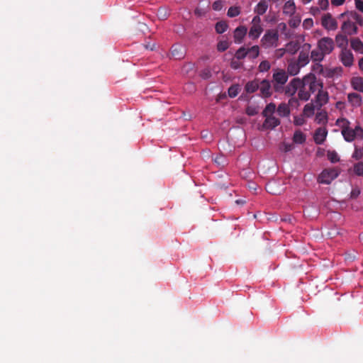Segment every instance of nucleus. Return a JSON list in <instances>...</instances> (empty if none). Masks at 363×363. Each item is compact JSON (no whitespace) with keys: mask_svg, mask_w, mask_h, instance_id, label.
<instances>
[{"mask_svg":"<svg viewBox=\"0 0 363 363\" xmlns=\"http://www.w3.org/2000/svg\"><path fill=\"white\" fill-rule=\"evenodd\" d=\"M240 13V8L238 6H231L228 9L227 15L230 17H236Z\"/></svg>","mask_w":363,"mask_h":363,"instance_id":"nucleus-38","label":"nucleus"},{"mask_svg":"<svg viewBox=\"0 0 363 363\" xmlns=\"http://www.w3.org/2000/svg\"><path fill=\"white\" fill-rule=\"evenodd\" d=\"M319 9L323 11H325L328 9L329 6L328 0H319L318 1Z\"/></svg>","mask_w":363,"mask_h":363,"instance_id":"nucleus-47","label":"nucleus"},{"mask_svg":"<svg viewBox=\"0 0 363 363\" xmlns=\"http://www.w3.org/2000/svg\"><path fill=\"white\" fill-rule=\"evenodd\" d=\"M315 121L318 124L325 125L328 122V115L325 111L318 112Z\"/></svg>","mask_w":363,"mask_h":363,"instance_id":"nucleus-30","label":"nucleus"},{"mask_svg":"<svg viewBox=\"0 0 363 363\" xmlns=\"http://www.w3.org/2000/svg\"><path fill=\"white\" fill-rule=\"evenodd\" d=\"M340 58L342 63L345 67H351L354 62V57L351 50L348 49H344L341 51Z\"/></svg>","mask_w":363,"mask_h":363,"instance_id":"nucleus-12","label":"nucleus"},{"mask_svg":"<svg viewBox=\"0 0 363 363\" xmlns=\"http://www.w3.org/2000/svg\"><path fill=\"white\" fill-rule=\"evenodd\" d=\"M321 25L328 30H335L338 26L337 21L330 13H327L323 16L321 18Z\"/></svg>","mask_w":363,"mask_h":363,"instance_id":"nucleus-10","label":"nucleus"},{"mask_svg":"<svg viewBox=\"0 0 363 363\" xmlns=\"http://www.w3.org/2000/svg\"><path fill=\"white\" fill-rule=\"evenodd\" d=\"M313 21L312 20V18H307L306 20H304L303 23V26L305 27V28H310L313 26Z\"/></svg>","mask_w":363,"mask_h":363,"instance_id":"nucleus-53","label":"nucleus"},{"mask_svg":"<svg viewBox=\"0 0 363 363\" xmlns=\"http://www.w3.org/2000/svg\"><path fill=\"white\" fill-rule=\"evenodd\" d=\"M294 148V145L292 143H284L283 150L284 152H289Z\"/></svg>","mask_w":363,"mask_h":363,"instance_id":"nucleus-55","label":"nucleus"},{"mask_svg":"<svg viewBox=\"0 0 363 363\" xmlns=\"http://www.w3.org/2000/svg\"><path fill=\"white\" fill-rule=\"evenodd\" d=\"M276 111V105L274 103H269L263 110L262 115L265 118L262 124L264 129H274L280 124V120L274 116Z\"/></svg>","mask_w":363,"mask_h":363,"instance_id":"nucleus-3","label":"nucleus"},{"mask_svg":"<svg viewBox=\"0 0 363 363\" xmlns=\"http://www.w3.org/2000/svg\"><path fill=\"white\" fill-rule=\"evenodd\" d=\"M359 194V191H352V196H357Z\"/></svg>","mask_w":363,"mask_h":363,"instance_id":"nucleus-61","label":"nucleus"},{"mask_svg":"<svg viewBox=\"0 0 363 363\" xmlns=\"http://www.w3.org/2000/svg\"><path fill=\"white\" fill-rule=\"evenodd\" d=\"M327 156H328V159L332 163H336L340 161V157H339L337 153L335 150H328L327 152Z\"/></svg>","mask_w":363,"mask_h":363,"instance_id":"nucleus-36","label":"nucleus"},{"mask_svg":"<svg viewBox=\"0 0 363 363\" xmlns=\"http://www.w3.org/2000/svg\"><path fill=\"white\" fill-rule=\"evenodd\" d=\"M351 48L356 52L363 54V43L358 38H352L350 40Z\"/></svg>","mask_w":363,"mask_h":363,"instance_id":"nucleus-24","label":"nucleus"},{"mask_svg":"<svg viewBox=\"0 0 363 363\" xmlns=\"http://www.w3.org/2000/svg\"><path fill=\"white\" fill-rule=\"evenodd\" d=\"M300 89L298 96L301 101H308L311 94L315 93L318 89L323 87V82L320 79H318L313 73L306 74L302 79H300Z\"/></svg>","mask_w":363,"mask_h":363,"instance_id":"nucleus-1","label":"nucleus"},{"mask_svg":"<svg viewBox=\"0 0 363 363\" xmlns=\"http://www.w3.org/2000/svg\"><path fill=\"white\" fill-rule=\"evenodd\" d=\"M228 48V43L226 41H220L217 45V49L220 52H224Z\"/></svg>","mask_w":363,"mask_h":363,"instance_id":"nucleus-43","label":"nucleus"},{"mask_svg":"<svg viewBox=\"0 0 363 363\" xmlns=\"http://www.w3.org/2000/svg\"><path fill=\"white\" fill-rule=\"evenodd\" d=\"M294 142L298 144H302L306 141V135L301 131H295L293 137Z\"/></svg>","mask_w":363,"mask_h":363,"instance_id":"nucleus-32","label":"nucleus"},{"mask_svg":"<svg viewBox=\"0 0 363 363\" xmlns=\"http://www.w3.org/2000/svg\"><path fill=\"white\" fill-rule=\"evenodd\" d=\"M347 99L349 103L353 107H359L362 104V98L360 94L357 93H350L347 94Z\"/></svg>","mask_w":363,"mask_h":363,"instance_id":"nucleus-19","label":"nucleus"},{"mask_svg":"<svg viewBox=\"0 0 363 363\" xmlns=\"http://www.w3.org/2000/svg\"><path fill=\"white\" fill-rule=\"evenodd\" d=\"M289 75L286 72L282 69H276L272 75L273 88L276 92H282L284 86L286 83Z\"/></svg>","mask_w":363,"mask_h":363,"instance_id":"nucleus-4","label":"nucleus"},{"mask_svg":"<svg viewBox=\"0 0 363 363\" xmlns=\"http://www.w3.org/2000/svg\"><path fill=\"white\" fill-rule=\"evenodd\" d=\"M317 91L318 94L315 96V102L318 106L321 107L328 102L329 95L328 91L323 89V87L318 89Z\"/></svg>","mask_w":363,"mask_h":363,"instance_id":"nucleus-17","label":"nucleus"},{"mask_svg":"<svg viewBox=\"0 0 363 363\" xmlns=\"http://www.w3.org/2000/svg\"><path fill=\"white\" fill-rule=\"evenodd\" d=\"M268 9V4L265 0H261L255 8V13L259 16L266 13Z\"/></svg>","mask_w":363,"mask_h":363,"instance_id":"nucleus-25","label":"nucleus"},{"mask_svg":"<svg viewBox=\"0 0 363 363\" xmlns=\"http://www.w3.org/2000/svg\"><path fill=\"white\" fill-rule=\"evenodd\" d=\"M340 174L338 168H326L323 169L318 177V182L320 184H330Z\"/></svg>","mask_w":363,"mask_h":363,"instance_id":"nucleus-5","label":"nucleus"},{"mask_svg":"<svg viewBox=\"0 0 363 363\" xmlns=\"http://www.w3.org/2000/svg\"><path fill=\"white\" fill-rule=\"evenodd\" d=\"M247 56V48L245 47L240 48L235 54V57L238 60H242Z\"/></svg>","mask_w":363,"mask_h":363,"instance_id":"nucleus-35","label":"nucleus"},{"mask_svg":"<svg viewBox=\"0 0 363 363\" xmlns=\"http://www.w3.org/2000/svg\"><path fill=\"white\" fill-rule=\"evenodd\" d=\"M228 23L223 21L217 22L216 24V26H215L216 31L219 34H221V33H223L224 32H225L226 30L228 29Z\"/></svg>","mask_w":363,"mask_h":363,"instance_id":"nucleus-33","label":"nucleus"},{"mask_svg":"<svg viewBox=\"0 0 363 363\" xmlns=\"http://www.w3.org/2000/svg\"><path fill=\"white\" fill-rule=\"evenodd\" d=\"M328 135V130L325 127H320L315 131L313 139L317 145H321L324 143Z\"/></svg>","mask_w":363,"mask_h":363,"instance_id":"nucleus-15","label":"nucleus"},{"mask_svg":"<svg viewBox=\"0 0 363 363\" xmlns=\"http://www.w3.org/2000/svg\"><path fill=\"white\" fill-rule=\"evenodd\" d=\"M320 13V9L319 7H311V13L313 16L318 15Z\"/></svg>","mask_w":363,"mask_h":363,"instance_id":"nucleus-57","label":"nucleus"},{"mask_svg":"<svg viewBox=\"0 0 363 363\" xmlns=\"http://www.w3.org/2000/svg\"><path fill=\"white\" fill-rule=\"evenodd\" d=\"M274 185V182H269L267 184L266 189L268 192L272 194H277V192L273 190V186Z\"/></svg>","mask_w":363,"mask_h":363,"instance_id":"nucleus-54","label":"nucleus"},{"mask_svg":"<svg viewBox=\"0 0 363 363\" xmlns=\"http://www.w3.org/2000/svg\"><path fill=\"white\" fill-rule=\"evenodd\" d=\"M334 41L329 37H323L317 43V48L320 49L325 55L330 54L334 50Z\"/></svg>","mask_w":363,"mask_h":363,"instance_id":"nucleus-8","label":"nucleus"},{"mask_svg":"<svg viewBox=\"0 0 363 363\" xmlns=\"http://www.w3.org/2000/svg\"><path fill=\"white\" fill-rule=\"evenodd\" d=\"M351 84L354 89L363 92V77H353L351 80Z\"/></svg>","mask_w":363,"mask_h":363,"instance_id":"nucleus-28","label":"nucleus"},{"mask_svg":"<svg viewBox=\"0 0 363 363\" xmlns=\"http://www.w3.org/2000/svg\"><path fill=\"white\" fill-rule=\"evenodd\" d=\"M298 100H300L298 99V98L291 97L289 100V102L287 104H289V107L291 106V107L297 108L299 106Z\"/></svg>","mask_w":363,"mask_h":363,"instance_id":"nucleus-45","label":"nucleus"},{"mask_svg":"<svg viewBox=\"0 0 363 363\" xmlns=\"http://www.w3.org/2000/svg\"><path fill=\"white\" fill-rule=\"evenodd\" d=\"M277 113L281 117H288L290 115V108L289 104L286 103H281L277 109Z\"/></svg>","mask_w":363,"mask_h":363,"instance_id":"nucleus-26","label":"nucleus"},{"mask_svg":"<svg viewBox=\"0 0 363 363\" xmlns=\"http://www.w3.org/2000/svg\"><path fill=\"white\" fill-rule=\"evenodd\" d=\"M311 52V59L313 62H320L323 60L325 54L318 48L313 50Z\"/></svg>","mask_w":363,"mask_h":363,"instance_id":"nucleus-27","label":"nucleus"},{"mask_svg":"<svg viewBox=\"0 0 363 363\" xmlns=\"http://www.w3.org/2000/svg\"><path fill=\"white\" fill-rule=\"evenodd\" d=\"M305 122V119L303 116H294V123L296 125H302Z\"/></svg>","mask_w":363,"mask_h":363,"instance_id":"nucleus-50","label":"nucleus"},{"mask_svg":"<svg viewBox=\"0 0 363 363\" xmlns=\"http://www.w3.org/2000/svg\"><path fill=\"white\" fill-rule=\"evenodd\" d=\"M311 1L312 0H302L303 4H308V3L311 2Z\"/></svg>","mask_w":363,"mask_h":363,"instance_id":"nucleus-63","label":"nucleus"},{"mask_svg":"<svg viewBox=\"0 0 363 363\" xmlns=\"http://www.w3.org/2000/svg\"><path fill=\"white\" fill-rule=\"evenodd\" d=\"M242 65V63L240 62V60L235 59L233 60L230 62V67L234 69H238L240 68Z\"/></svg>","mask_w":363,"mask_h":363,"instance_id":"nucleus-49","label":"nucleus"},{"mask_svg":"<svg viewBox=\"0 0 363 363\" xmlns=\"http://www.w3.org/2000/svg\"><path fill=\"white\" fill-rule=\"evenodd\" d=\"M263 31V28L261 24V18L258 16H254L252 20V26L250 27L248 33V36L252 40L257 39Z\"/></svg>","mask_w":363,"mask_h":363,"instance_id":"nucleus-7","label":"nucleus"},{"mask_svg":"<svg viewBox=\"0 0 363 363\" xmlns=\"http://www.w3.org/2000/svg\"><path fill=\"white\" fill-rule=\"evenodd\" d=\"M247 29L244 26H238L234 31V40L236 43H240L246 35Z\"/></svg>","mask_w":363,"mask_h":363,"instance_id":"nucleus-18","label":"nucleus"},{"mask_svg":"<svg viewBox=\"0 0 363 363\" xmlns=\"http://www.w3.org/2000/svg\"><path fill=\"white\" fill-rule=\"evenodd\" d=\"M259 81L255 79L248 82L245 86V89L247 93L252 94L255 92L259 89Z\"/></svg>","mask_w":363,"mask_h":363,"instance_id":"nucleus-29","label":"nucleus"},{"mask_svg":"<svg viewBox=\"0 0 363 363\" xmlns=\"http://www.w3.org/2000/svg\"><path fill=\"white\" fill-rule=\"evenodd\" d=\"M213 161L219 166H224L225 163V159L223 155H218L214 159Z\"/></svg>","mask_w":363,"mask_h":363,"instance_id":"nucleus-46","label":"nucleus"},{"mask_svg":"<svg viewBox=\"0 0 363 363\" xmlns=\"http://www.w3.org/2000/svg\"><path fill=\"white\" fill-rule=\"evenodd\" d=\"M271 67V64L268 60H263L260 62L258 69L261 72H267Z\"/></svg>","mask_w":363,"mask_h":363,"instance_id":"nucleus-40","label":"nucleus"},{"mask_svg":"<svg viewBox=\"0 0 363 363\" xmlns=\"http://www.w3.org/2000/svg\"><path fill=\"white\" fill-rule=\"evenodd\" d=\"M171 55L177 60L183 58L184 56L183 48L179 45H173L171 48Z\"/></svg>","mask_w":363,"mask_h":363,"instance_id":"nucleus-22","label":"nucleus"},{"mask_svg":"<svg viewBox=\"0 0 363 363\" xmlns=\"http://www.w3.org/2000/svg\"><path fill=\"white\" fill-rule=\"evenodd\" d=\"M341 30L346 35H352L358 33L357 26L350 21H344L341 26Z\"/></svg>","mask_w":363,"mask_h":363,"instance_id":"nucleus-16","label":"nucleus"},{"mask_svg":"<svg viewBox=\"0 0 363 363\" xmlns=\"http://www.w3.org/2000/svg\"><path fill=\"white\" fill-rule=\"evenodd\" d=\"M259 84V87L258 89L260 91V96L263 98L269 97L272 94L270 82L267 79H263Z\"/></svg>","mask_w":363,"mask_h":363,"instance_id":"nucleus-13","label":"nucleus"},{"mask_svg":"<svg viewBox=\"0 0 363 363\" xmlns=\"http://www.w3.org/2000/svg\"><path fill=\"white\" fill-rule=\"evenodd\" d=\"M345 0H331V4L335 6H341L345 3Z\"/></svg>","mask_w":363,"mask_h":363,"instance_id":"nucleus-58","label":"nucleus"},{"mask_svg":"<svg viewBox=\"0 0 363 363\" xmlns=\"http://www.w3.org/2000/svg\"><path fill=\"white\" fill-rule=\"evenodd\" d=\"M247 57L250 59H255L259 56V48L258 45H253L247 48Z\"/></svg>","mask_w":363,"mask_h":363,"instance_id":"nucleus-31","label":"nucleus"},{"mask_svg":"<svg viewBox=\"0 0 363 363\" xmlns=\"http://www.w3.org/2000/svg\"><path fill=\"white\" fill-rule=\"evenodd\" d=\"M336 125L341 128V133L347 142H352L356 138L363 139V128L357 125L354 129L350 127V122L345 118H338Z\"/></svg>","mask_w":363,"mask_h":363,"instance_id":"nucleus-2","label":"nucleus"},{"mask_svg":"<svg viewBox=\"0 0 363 363\" xmlns=\"http://www.w3.org/2000/svg\"><path fill=\"white\" fill-rule=\"evenodd\" d=\"M285 53H287L285 48H279L275 50V56L277 58L282 57Z\"/></svg>","mask_w":363,"mask_h":363,"instance_id":"nucleus-52","label":"nucleus"},{"mask_svg":"<svg viewBox=\"0 0 363 363\" xmlns=\"http://www.w3.org/2000/svg\"><path fill=\"white\" fill-rule=\"evenodd\" d=\"M311 45L309 43H304L301 48L298 59L296 61L299 62L303 67L309 63L310 57L309 53L311 52Z\"/></svg>","mask_w":363,"mask_h":363,"instance_id":"nucleus-9","label":"nucleus"},{"mask_svg":"<svg viewBox=\"0 0 363 363\" xmlns=\"http://www.w3.org/2000/svg\"><path fill=\"white\" fill-rule=\"evenodd\" d=\"M285 48L287 53L294 55L301 48V47L298 41L291 40L286 44Z\"/></svg>","mask_w":363,"mask_h":363,"instance_id":"nucleus-21","label":"nucleus"},{"mask_svg":"<svg viewBox=\"0 0 363 363\" xmlns=\"http://www.w3.org/2000/svg\"><path fill=\"white\" fill-rule=\"evenodd\" d=\"M246 113L248 116H252L258 113V109L255 106H247L246 108Z\"/></svg>","mask_w":363,"mask_h":363,"instance_id":"nucleus-44","label":"nucleus"},{"mask_svg":"<svg viewBox=\"0 0 363 363\" xmlns=\"http://www.w3.org/2000/svg\"><path fill=\"white\" fill-rule=\"evenodd\" d=\"M354 172L358 176H363V163L359 162L354 167Z\"/></svg>","mask_w":363,"mask_h":363,"instance_id":"nucleus-42","label":"nucleus"},{"mask_svg":"<svg viewBox=\"0 0 363 363\" xmlns=\"http://www.w3.org/2000/svg\"><path fill=\"white\" fill-rule=\"evenodd\" d=\"M359 239L363 242V233L359 235Z\"/></svg>","mask_w":363,"mask_h":363,"instance_id":"nucleus-64","label":"nucleus"},{"mask_svg":"<svg viewBox=\"0 0 363 363\" xmlns=\"http://www.w3.org/2000/svg\"><path fill=\"white\" fill-rule=\"evenodd\" d=\"M212 9L214 11H220L223 9V1L221 0H217L212 4Z\"/></svg>","mask_w":363,"mask_h":363,"instance_id":"nucleus-48","label":"nucleus"},{"mask_svg":"<svg viewBox=\"0 0 363 363\" xmlns=\"http://www.w3.org/2000/svg\"><path fill=\"white\" fill-rule=\"evenodd\" d=\"M301 23V19H300V18H298V17H295V18H294L293 19H291V20H290V21H289V26H290L291 27H292V28H296V27H297V26L299 25V23Z\"/></svg>","mask_w":363,"mask_h":363,"instance_id":"nucleus-51","label":"nucleus"},{"mask_svg":"<svg viewBox=\"0 0 363 363\" xmlns=\"http://www.w3.org/2000/svg\"><path fill=\"white\" fill-rule=\"evenodd\" d=\"M300 83V78H294L286 86H284L283 91L286 96H293L296 91H299Z\"/></svg>","mask_w":363,"mask_h":363,"instance_id":"nucleus-11","label":"nucleus"},{"mask_svg":"<svg viewBox=\"0 0 363 363\" xmlns=\"http://www.w3.org/2000/svg\"><path fill=\"white\" fill-rule=\"evenodd\" d=\"M228 95L230 98L235 97L239 93V87L237 85H233L228 89Z\"/></svg>","mask_w":363,"mask_h":363,"instance_id":"nucleus-41","label":"nucleus"},{"mask_svg":"<svg viewBox=\"0 0 363 363\" xmlns=\"http://www.w3.org/2000/svg\"><path fill=\"white\" fill-rule=\"evenodd\" d=\"M157 15L160 20H165L169 16V12L166 8H160L157 11Z\"/></svg>","mask_w":363,"mask_h":363,"instance_id":"nucleus-37","label":"nucleus"},{"mask_svg":"<svg viewBox=\"0 0 363 363\" xmlns=\"http://www.w3.org/2000/svg\"><path fill=\"white\" fill-rule=\"evenodd\" d=\"M335 43L340 48L343 50L344 49H347L348 45V38L347 37V35L345 33H337L335 36Z\"/></svg>","mask_w":363,"mask_h":363,"instance_id":"nucleus-20","label":"nucleus"},{"mask_svg":"<svg viewBox=\"0 0 363 363\" xmlns=\"http://www.w3.org/2000/svg\"><path fill=\"white\" fill-rule=\"evenodd\" d=\"M235 203L237 204L242 205V204H244L245 203V201L243 200V199H238V200L235 201Z\"/></svg>","mask_w":363,"mask_h":363,"instance_id":"nucleus-60","label":"nucleus"},{"mask_svg":"<svg viewBox=\"0 0 363 363\" xmlns=\"http://www.w3.org/2000/svg\"><path fill=\"white\" fill-rule=\"evenodd\" d=\"M350 17L354 19L357 23L359 26H363V18L356 11H351L349 13Z\"/></svg>","mask_w":363,"mask_h":363,"instance_id":"nucleus-39","label":"nucleus"},{"mask_svg":"<svg viewBox=\"0 0 363 363\" xmlns=\"http://www.w3.org/2000/svg\"><path fill=\"white\" fill-rule=\"evenodd\" d=\"M355 6L359 11L363 12V1L355 0Z\"/></svg>","mask_w":363,"mask_h":363,"instance_id":"nucleus-56","label":"nucleus"},{"mask_svg":"<svg viewBox=\"0 0 363 363\" xmlns=\"http://www.w3.org/2000/svg\"><path fill=\"white\" fill-rule=\"evenodd\" d=\"M279 35L275 30H267L261 39L262 45L264 48L277 47Z\"/></svg>","mask_w":363,"mask_h":363,"instance_id":"nucleus-6","label":"nucleus"},{"mask_svg":"<svg viewBox=\"0 0 363 363\" xmlns=\"http://www.w3.org/2000/svg\"><path fill=\"white\" fill-rule=\"evenodd\" d=\"M350 12H344L342 13H341L340 16H339V18H343L345 15H347V13L349 14Z\"/></svg>","mask_w":363,"mask_h":363,"instance_id":"nucleus-62","label":"nucleus"},{"mask_svg":"<svg viewBox=\"0 0 363 363\" xmlns=\"http://www.w3.org/2000/svg\"><path fill=\"white\" fill-rule=\"evenodd\" d=\"M315 106L312 103H308L305 105L303 108V115L307 117H311L314 114Z\"/></svg>","mask_w":363,"mask_h":363,"instance_id":"nucleus-34","label":"nucleus"},{"mask_svg":"<svg viewBox=\"0 0 363 363\" xmlns=\"http://www.w3.org/2000/svg\"><path fill=\"white\" fill-rule=\"evenodd\" d=\"M359 69L363 71V57L361 58L359 61Z\"/></svg>","mask_w":363,"mask_h":363,"instance_id":"nucleus-59","label":"nucleus"},{"mask_svg":"<svg viewBox=\"0 0 363 363\" xmlns=\"http://www.w3.org/2000/svg\"><path fill=\"white\" fill-rule=\"evenodd\" d=\"M301 67H303V66L299 62L294 59H291L288 61V65L286 72L288 75L295 76L299 73Z\"/></svg>","mask_w":363,"mask_h":363,"instance_id":"nucleus-14","label":"nucleus"},{"mask_svg":"<svg viewBox=\"0 0 363 363\" xmlns=\"http://www.w3.org/2000/svg\"><path fill=\"white\" fill-rule=\"evenodd\" d=\"M296 11V6L293 1H287L283 7V13L288 16H292Z\"/></svg>","mask_w":363,"mask_h":363,"instance_id":"nucleus-23","label":"nucleus"}]
</instances>
